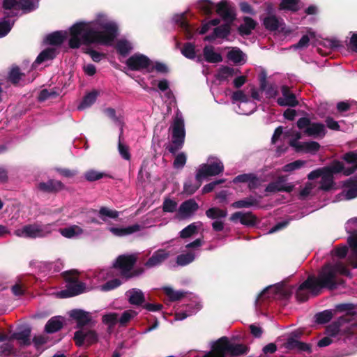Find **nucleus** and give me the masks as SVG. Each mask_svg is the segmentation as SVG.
Here are the masks:
<instances>
[{
  "label": "nucleus",
  "mask_w": 357,
  "mask_h": 357,
  "mask_svg": "<svg viewBox=\"0 0 357 357\" xmlns=\"http://www.w3.org/2000/svg\"><path fill=\"white\" fill-rule=\"evenodd\" d=\"M239 73L240 70L238 69H235L227 66H222L218 69L216 77L220 81H224Z\"/></svg>",
  "instance_id": "32"
},
{
  "label": "nucleus",
  "mask_w": 357,
  "mask_h": 357,
  "mask_svg": "<svg viewBox=\"0 0 357 357\" xmlns=\"http://www.w3.org/2000/svg\"><path fill=\"white\" fill-rule=\"evenodd\" d=\"M169 257V252L164 249H159L155 251L152 256L146 261L145 266L147 268H152L160 265Z\"/></svg>",
  "instance_id": "21"
},
{
  "label": "nucleus",
  "mask_w": 357,
  "mask_h": 357,
  "mask_svg": "<svg viewBox=\"0 0 357 357\" xmlns=\"http://www.w3.org/2000/svg\"><path fill=\"white\" fill-rule=\"evenodd\" d=\"M123 128H121V132L119 137V143H118V151L121 156L126 160H130L131 158V155L129 151L128 146L124 144L122 142L123 138Z\"/></svg>",
  "instance_id": "42"
},
{
  "label": "nucleus",
  "mask_w": 357,
  "mask_h": 357,
  "mask_svg": "<svg viewBox=\"0 0 357 357\" xmlns=\"http://www.w3.org/2000/svg\"><path fill=\"white\" fill-rule=\"evenodd\" d=\"M176 23L179 25V26L184 31L185 36L188 39H190L192 38L193 33L190 27V24L188 22L185 15L184 13L182 15L177 16L176 20Z\"/></svg>",
  "instance_id": "34"
},
{
  "label": "nucleus",
  "mask_w": 357,
  "mask_h": 357,
  "mask_svg": "<svg viewBox=\"0 0 357 357\" xmlns=\"http://www.w3.org/2000/svg\"><path fill=\"white\" fill-rule=\"evenodd\" d=\"M195 183H192L191 181H188L184 183L183 190L186 194L189 195L194 194L201 186L202 183L201 178L199 179L195 178Z\"/></svg>",
  "instance_id": "47"
},
{
  "label": "nucleus",
  "mask_w": 357,
  "mask_h": 357,
  "mask_svg": "<svg viewBox=\"0 0 357 357\" xmlns=\"http://www.w3.org/2000/svg\"><path fill=\"white\" fill-rule=\"evenodd\" d=\"M70 317L77 322V328L83 329V327L91 321V317L89 312L82 310H73L70 313Z\"/></svg>",
  "instance_id": "19"
},
{
  "label": "nucleus",
  "mask_w": 357,
  "mask_h": 357,
  "mask_svg": "<svg viewBox=\"0 0 357 357\" xmlns=\"http://www.w3.org/2000/svg\"><path fill=\"white\" fill-rule=\"evenodd\" d=\"M203 55L208 63H218L222 61V55L215 52L213 46L206 45L203 49Z\"/></svg>",
  "instance_id": "27"
},
{
  "label": "nucleus",
  "mask_w": 357,
  "mask_h": 357,
  "mask_svg": "<svg viewBox=\"0 0 357 357\" xmlns=\"http://www.w3.org/2000/svg\"><path fill=\"white\" fill-rule=\"evenodd\" d=\"M154 70L160 73L166 74L169 72V68L165 63L155 61L153 65L152 63L149 66L148 73H152Z\"/></svg>",
  "instance_id": "55"
},
{
  "label": "nucleus",
  "mask_w": 357,
  "mask_h": 357,
  "mask_svg": "<svg viewBox=\"0 0 357 357\" xmlns=\"http://www.w3.org/2000/svg\"><path fill=\"white\" fill-rule=\"evenodd\" d=\"M103 15H98L96 24L102 31H96L89 26L84 22H77L70 28V38L68 41L69 47L77 49L82 43L86 45L91 44H100L106 46L112 45V43L119 35V28L114 22H102Z\"/></svg>",
  "instance_id": "1"
},
{
  "label": "nucleus",
  "mask_w": 357,
  "mask_h": 357,
  "mask_svg": "<svg viewBox=\"0 0 357 357\" xmlns=\"http://www.w3.org/2000/svg\"><path fill=\"white\" fill-rule=\"evenodd\" d=\"M227 56L234 63H241L244 61L245 54L238 47H234L228 52Z\"/></svg>",
  "instance_id": "40"
},
{
  "label": "nucleus",
  "mask_w": 357,
  "mask_h": 357,
  "mask_svg": "<svg viewBox=\"0 0 357 357\" xmlns=\"http://www.w3.org/2000/svg\"><path fill=\"white\" fill-rule=\"evenodd\" d=\"M310 293H312L314 296H317L319 294V292H317L312 282V279L308 277L297 288L295 296L298 302L303 303L309 299Z\"/></svg>",
  "instance_id": "10"
},
{
  "label": "nucleus",
  "mask_w": 357,
  "mask_h": 357,
  "mask_svg": "<svg viewBox=\"0 0 357 357\" xmlns=\"http://www.w3.org/2000/svg\"><path fill=\"white\" fill-rule=\"evenodd\" d=\"M333 318L331 310H326L318 312L314 315L315 322L318 324H325L328 323Z\"/></svg>",
  "instance_id": "43"
},
{
  "label": "nucleus",
  "mask_w": 357,
  "mask_h": 357,
  "mask_svg": "<svg viewBox=\"0 0 357 357\" xmlns=\"http://www.w3.org/2000/svg\"><path fill=\"white\" fill-rule=\"evenodd\" d=\"M244 23L241 24L238 28V31L241 36H249L252 31L254 30L257 23L250 17L245 16L243 17Z\"/></svg>",
  "instance_id": "26"
},
{
  "label": "nucleus",
  "mask_w": 357,
  "mask_h": 357,
  "mask_svg": "<svg viewBox=\"0 0 357 357\" xmlns=\"http://www.w3.org/2000/svg\"><path fill=\"white\" fill-rule=\"evenodd\" d=\"M198 233L197 222H192L185 227L179 232L181 238H187Z\"/></svg>",
  "instance_id": "45"
},
{
  "label": "nucleus",
  "mask_w": 357,
  "mask_h": 357,
  "mask_svg": "<svg viewBox=\"0 0 357 357\" xmlns=\"http://www.w3.org/2000/svg\"><path fill=\"white\" fill-rule=\"evenodd\" d=\"M177 203L174 200L167 198L162 204V210L165 213H173L176 211Z\"/></svg>",
  "instance_id": "61"
},
{
  "label": "nucleus",
  "mask_w": 357,
  "mask_h": 357,
  "mask_svg": "<svg viewBox=\"0 0 357 357\" xmlns=\"http://www.w3.org/2000/svg\"><path fill=\"white\" fill-rule=\"evenodd\" d=\"M299 2L300 0H281L279 9L296 13L300 10Z\"/></svg>",
  "instance_id": "35"
},
{
  "label": "nucleus",
  "mask_w": 357,
  "mask_h": 357,
  "mask_svg": "<svg viewBox=\"0 0 357 357\" xmlns=\"http://www.w3.org/2000/svg\"><path fill=\"white\" fill-rule=\"evenodd\" d=\"M332 269L335 273V276L337 277V273H340V274L349 276L351 275V273L349 270L346 267V266L341 261L336 262L335 264H332Z\"/></svg>",
  "instance_id": "56"
},
{
  "label": "nucleus",
  "mask_w": 357,
  "mask_h": 357,
  "mask_svg": "<svg viewBox=\"0 0 357 357\" xmlns=\"http://www.w3.org/2000/svg\"><path fill=\"white\" fill-rule=\"evenodd\" d=\"M305 164V161L297 160L292 162L288 163L284 166V171L289 172L301 168Z\"/></svg>",
  "instance_id": "64"
},
{
  "label": "nucleus",
  "mask_w": 357,
  "mask_h": 357,
  "mask_svg": "<svg viewBox=\"0 0 357 357\" xmlns=\"http://www.w3.org/2000/svg\"><path fill=\"white\" fill-rule=\"evenodd\" d=\"M73 340L77 347L86 344L88 347L98 342V335L94 330L79 329L74 333Z\"/></svg>",
  "instance_id": "9"
},
{
  "label": "nucleus",
  "mask_w": 357,
  "mask_h": 357,
  "mask_svg": "<svg viewBox=\"0 0 357 357\" xmlns=\"http://www.w3.org/2000/svg\"><path fill=\"white\" fill-rule=\"evenodd\" d=\"M31 333L30 327H26L20 331L13 333L9 337V340H16L18 341L20 347H27L31 345Z\"/></svg>",
  "instance_id": "20"
},
{
  "label": "nucleus",
  "mask_w": 357,
  "mask_h": 357,
  "mask_svg": "<svg viewBox=\"0 0 357 357\" xmlns=\"http://www.w3.org/2000/svg\"><path fill=\"white\" fill-rule=\"evenodd\" d=\"M56 52L54 48H47L42 51L37 56L35 63L40 64L44 61L52 60L56 57Z\"/></svg>",
  "instance_id": "36"
},
{
  "label": "nucleus",
  "mask_w": 357,
  "mask_h": 357,
  "mask_svg": "<svg viewBox=\"0 0 357 357\" xmlns=\"http://www.w3.org/2000/svg\"><path fill=\"white\" fill-rule=\"evenodd\" d=\"M169 129H172V144L167 149L169 153L175 154L178 150L182 149L185 142V130L183 117L177 114L174 117Z\"/></svg>",
  "instance_id": "4"
},
{
  "label": "nucleus",
  "mask_w": 357,
  "mask_h": 357,
  "mask_svg": "<svg viewBox=\"0 0 357 357\" xmlns=\"http://www.w3.org/2000/svg\"><path fill=\"white\" fill-rule=\"evenodd\" d=\"M229 219L233 222L239 220L242 225L247 227H254L257 223V218L252 212L243 213L237 211L234 213Z\"/></svg>",
  "instance_id": "16"
},
{
  "label": "nucleus",
  "mask_w": 357,
  "mask_h": 357,
  "mask_svg": "<svg viewBox=\"0 0 357 357\" xmlns=\"http://www.w3.org/2000/svg\"><path fill=\"white\" fill-rule=\"evenodd\" d=\"M65 38L66 36L61 31H57L48 34L45 40L51 45H60L63 43Z\"/></svg>",
  "instance_id": "37"
},
{
  "label": "nucleus",
  "mask_w": 357,
  "mask_h": 357,
  "mask_svg": "<svg viewBox=\"0 0 357 357\" xmlns=\"http://www.w3.org/2000/svg\"><path fill=\"white\" fill-rule=\"evenodd\" d=\"M267 74L266 71H261L259 75V88L260 90L264 91L266 98H273L278 95L277 86L274 85L267 86Z\"/></svg>",
  "instance_id": "18"
},
{
  "label": "nucleus",
  "mask_w": 357,
  "mask_h": 357,
  "mask_svg": "<svg viewBox=\"0 0 357 357\" xmlns=\"http://www.w3.org/2000/svg\"><path fill=\"white\" fill-rule=\"evenodd\" d=\"M186 160V155L181 152L176 156L173 162V166L175 169H182L185 166Z\"/></svg>",
  "instance_id": "63"
},
{
  "label": "nucleus",
  "mask_w": 357,
  "mask_h": 357,
  "mask_svg": "<svg viewBox=\"0 0 357 357\" xmlns=\"http://www.w3.org/2000/svg\"><path fill=\"white\" fill-rule=\"evenodd\" d=\"M15 234L20 237L36 238L43 236V230L36 224H29L15 230Z\"/></svg>",
  "instance_id": "11"
},
{
  "label": "nucleus",
  "mask_w": 357,
  "mask_h": 357,
  "mask_svg": "<svg viewBox=\"0 0 357 357\" xmlns=\"http://www.w3.org/2000/svg\"><path fill=\"white\" fill-rule=\"evenodd\" d=\"M77 230H79L80 231H82V229L79 227L72 226L61 229V234L64 237L72 238L79 234V232H77Z\"/></svg>",
  "instance_id": "62"
},
{
  "label": "nucleus",
  "mask_w": 357,
  "mask_h": 357,
  "mask_svg": "<svg viewBox=\"0 0 357 357\" xmlns=\"http://www.w3.org/2000/svg\"><path fill=\"white\" fill-rule=\"evenodd\" d=\"M198 208V204L193 199H190L183 202L180 205L178 212L185 217H188L197 211Z\"/></svg>",
  "instance_id": "25"
},
{
  "label": "nucleus",
  "mask_w": 357,
  "mask_h": 357,
  "mask_svg": "<svg viewBox=\"0 0 357 357\" xmlns=\"http://www.w3.org/2000/svg\"><path fill=\"white\" fill-rule=\"evenodd\" d=\"M357 314L356 312H346L345 314L340 317L335 321L340 326L344 324L351 323L354 320V317Z\"/></svg>",
  "instance_id": "59"
},
{
  "label": "nucleus",
  "mask_w": 357,
  "mask_h": 357,
  "mask_svg": "<svg viewBox=\"0 0 357 357\" xmlns=\"http://www.w3.org/2000/svg\"><path fill=\"white\" fill-rule=\"evenodd\" d=\"M294 287H284L282 285H278L274 287H269L266 288L260 294L264 295L270 291L273 292V296L275 298L282 300H288L293 294Z\"/></svg>",
  "instance_id": "15"
},
{
  "label": "nucleus",
  "mask_w": 357,
  "mask_h": 357,
  "mask_svg": "<svg viewBox=\"0 0 357 357\" xmlns=\"http://www.w3.org/2000/svg\"><path fill=\"white\" fill-rule=\"evenodd\" d=\"M281 93L282 97H279L277 99V103L282 107H296L298 105V101L296 99V95L291 91L288 86L283 85L281 86Z\"/></svg>",
  "instance_id": "12"
},
{
  "label": "nucleus",
  "mask_w": 357,
  "mask_h": 357,
  "mask_svg": "<svg viewBox=\"0 0 357 357\" xmlns=\"http://www.w3.org/2000/svg\"><path fill=\"white\" fill-rule=\"evenodd\" d=\"M263 25L266 29L271 31H275L279 29L281 25V22L275 15H270L264 18Z\"/></svg>",
  "instance_id": "31"
},
{
  "label": "nucleus",
  "mask_w": 357,
  "mask_h": 357,
  "mask_svg": "<svg viewBox=\"0 0 357 357\" xmlns=\"http://www.w3.org/2000/svg\"><path fill=\"white\" fill-rule=\"evenodd\" d=\"M324 169L325 172H328L330 174L333 176L335 174L340 172L344 173L346 168H344V165L342 162L334 160L329 166L324 167Z\"/></svg>",
  "instance_id": "39"
},
{
  "label": "nucleus",
  "mask_w": 357,
  "mask_h": 357,
  "mask_svg": "<svg viewBox=\"0 0 357 357\" xmlns=\"http://www.w3.org/2000/svg\"><path fill=\"white\" fill-rule=\"evenodd\" d=\"M140 229L141 226L139 224H134L127 227H111L109 231L116 236H123L139 231Z\"/></svg>",
  "instance_id": "29"
},
{
  "label": "nucleus",
  "mask_w": 357,
  "mask_h": 357,
  "mask_svg": "<svg viewBox=\"0 0 357 357\" xmlns=\"http://www.w3.org/2000/svg\"><path fill=\"white\" fill-rule=\"evenodd\" d=\"M197 5L199 9L205 15H211L214 9V4L210 0H200Z\"/></svg>",
  "instance_id": "52"
},
{
  "label": "nucleus",
  "mask_w": 357,
  "mask_h": 357,
  "mask_svg": "<svg viewBox=\"0 0 357 357\" xmlns=\"http://www.w3.org/2000/svg\"><path fill=\"white\" fill-rule=\"evenodd\" d=\"M102 321L109 327H113L119 321V314L116 312L106 314L102 316Z\"/></svg>",
  "instance_id": "54"
},
{
  "label": "nucleus",
  "mask_w": 357,
  "mask_h": 357,
  "mask_svg": "<svg viewBox=\"0 0 357 357\" xmlns=\"http://www.w3.org/2000/svg\"><path fill=\"white\" fill-rule=\"evenodd\" d=\"M137 261L135 255H119L113 264V267L121 271V276L122 279L132 271Z\"/></svg>",
  "instance_id": "8"
},
{
  "label": "nucleus",
  "mask_w": 357,
  "mask_h": 357,
  "mask_svg": "<svg viewBox=\"0 0 357 357\" xmlns=\"http://www.w3.org/2000/svg\"><path fill=\"white\" fill-rule=\"evenodd\" d=\"M99 214L102 220L105 221L103 216H106L112 219H116L119 217V212L115 210H111L105 206H102L99 210Z\"/></svg>",
  "instance_id": "57"
},
{
  "label": "nucleus",
  "mask_w": 357,
  "mask_h": 357,
  "mask_svg": "<svg viewBox=\"0 0 357 357\" xmlns=\"http://www.w3.org/2000/svg\"><path fill=\"white\" fill-rule=\"evenodd\" d=\"M9 15H6L5 18L0 21V37L6 36L11 30L13 24H11L9 20H6Z\"/></svg>",
  "instance_id": "58"
},
{
  "label": "nucleus",
  "mask_w": 357,
  "mask_h": 357,
  "mask_svg": "<svg viewBox=\"0 0 357 357\" xmlns=\"http://www.w3.org/2000/svg\"><path fill=\"white\" fill-rule=\"evenodd\" d=\"M137 312L132 310H128L124 311L121 317L119 319V322L121 326H126L131 319L137 315Z\"/></svg>",
  "instance_id": "53"
},
{
  "label": "nucleus",
  "mask_w": 357,
  "mask_h": 357,
  "mask_svg": "<svg viewBox=\"0 0 357 357\" xmlns=\"http://www.w3.org/2000/svg\"><path fill=\"white\" fill-rule=\"evenodd\" d=\"M181 52L185 58L189 59H194L196 56L195 45L191 43H185Z\"/></svg>",
  "instance_id": "48"
},
{
  "label": "nucleus",
  "mask_w": 357,
  "mask_h": 357,
  "mask_svg": "<svg viewBox=\"0 0 357 357\" xmlns=\"http://www.w3.org/2000/svg\"><path fill=\"white\" fill-rule=\"evenodd\" d=\"M98 93L96 91H93L83 98L82 101L78 106L79 109H83L86 107L91 106L96 100Z\"/></svg>",
  "instance_id": "41"
},
{
  "label": "nucleus",
  "mask_w": 357,
  "mask_h": 357,
  "mask_svg": "<svg viewBox=\"0 0 357 357\" xmlns=\"http://www.w3.org/2000/svg\"><path fill=\"white\" fill-rule=\"evenodd\" d=\"M297 127L303 130L305 135L314 138H323L326 135L324 124L314 123L307 117L300 118L296 123Z\"/></svg>",
  "instance_id": "5"
},
{
  "label": "nucleus",
  "mask_w": 357,
  "mask_h": 357,
  "mask_svg": "<svg viewBox=\"0 0 357 357\" xmlns=\"http://www.w3.org/2000/svg\"><path fill=\"white\" fill-rule=\"evenodd\" d=\"M206 215L208 218L215 220L225 218L227 215V212L225 210L217 207H211L206 211Z\"/></svg>",
  "instance_id": "46"
},
{
  "label": "nucleus",
  "mask_w": 357,
  "mask_h": 357,
  "mask_svg": "<svg viewBox=\"0 0 357 357\" xmlns=\"http://www.w3.org/2000/svg\"><path fill=\"white\" fill-rule=\"evenodd\" d=\"M165 292L171 301H180L185 295V292L181 291H175L170 287H166L165 289Z\"/></svg>",
  "instance_id": "51"
},
{
  "label": "nucleus",
  "mask_w": 357,
  "mask_h": 357,
  "mask_svg": "<svg viewBox=\"0 0 357 357\" xmlns=\"http://www.w3.org/2000/svg\"><path fill=\"white\" fill-rule=\"evenodd\" d=\"M217 13L227 22L231 23L235 19V15L229 7L227 0H221L216 6Z\"/></svg>",
  "instance_id": "23"
},
{
  "label": "nucleus",
  "mask_w": 357,
  "mask_h": 357,
  "mask_svg": "<svg viewBox=\"0 0 357 357\" xmlns=\"http://www.w3.org/2000/svg\"><path fill=\"white\" fill-rule=\"evenodd\" d=\"M215 36L220 38H226L231 33V23H225L215 27L214 29Z\"/></svg>",
  "instance_id": "44"
},
{
  "label": "nucleus",
  "mask_w": 357,
  "mask_h": 357,
  "mask_svg": "<svg viewBox=\"0 0 357 357\" xmlns=\"http://www.w3.org/2000/svg\"><path fill=\"white\" fill-rule=\"evenodd\" d=\"M122 284V281L119 278H114L105 282L101 287L102 291H110L119 287Z\"/></svg>",
  "instance_id": "60"
},
{
  "label": "nucleus",
  "mask_w": 357,
  "mask_h": 357,
  "mask_svg": "<svg viewBox=\"0 0 357 357\" xmlns=\"http://www.w3.org/2000/svg\"><path fill=\"white\" fill-rule=\"evenodd\" d=\"M115 49L121 56H126L130 52L132 47L129 41L121 39L117 41Z\"/></svg>",
  "instance_id": "38"
},
{
  "label": "nucleus",
  "mask_w": 357,
  "mask_h": 357,
  "mask_svg": "<svg viewBox=\"0 0 357 357\" xmlns=\"http://www.w3.org/2000/svg\"><path fill=\"white\" fill-rule=\"evenodd\" d=\"M258 204L259 201L256 199L254 197L250 196L248 197H246L245 199L233 202L231 204V206L234 208H250L251 206H257Z\"/></svg>",
  "instance_id": "33"
},
{
  "label": "nucleus",
  "mask_w": 357,
  "mask_h": 357,
  "mask_svg": "<svg viewBox=\"0 0 357 357\" xmlns=\"http://www.w3.org/2000/svg\"><path fill=\"white\" fill-rule=\"evenodd\" d=\"M129 294L128 302L131 305H142L145 302V296L142 290L133 288L128 291Z\"/></svg>",
  "instance_id": "28"
},
{
  "label": "nucleus",
  "mask_w": 357,
  "mask_h": 357,
  "mask_svg": "<svg viewBox=\"0 0 357 357\" xmlns=\"http://www.w3.org/2000/svg\"><path fill=\"white\" fill-rule=\"evenodd\" d=\"M37 188L45 193L56 194L65 189V185L60 181L49 179L47 182H40Z\"/></svg>",
  "instance_id": "14"
},
{
  "label": "nucleus",
  "mask_w": 357,
  "mask_h": 357,
  "mask_svg": "<svg viewBox=\"0 0 357 357\" xmlns=\"http://www.w3.org/2000/svg\"><path fill=\"white\" fill-rule=\"evenodd\" d=\"M86 285L84 282L77 281L72 284H68L66 289L59 292L61 298H66L77 296L84 291Z\"/></svg>",
  "instance_id": "17"
},
{
  "label": "nucleus",
  "mask_w": 357,
  "mask_h": 357,
  "mask_svg": "<svg viewBox=\"0 0 357 357\" xmlns=\"http://www.w3.org/2000/svg\"><path fill=\"white\" fill-rule=\"evenodd\" d=\"M126 64L130 70L142 71L145 70L148 73V69L149 66L152 64V61L147 56L136 53L126 60Z\"/></svg>",
  "instance_id": "7"
},
{
  "label": "nucleus",
  "mask_w": 357,
  "mask_h": 357,
  "mask_svg": "<svg viewBox=\"0 0 357 357\" xmlns=\"http://www.w3.org/2000/svg\"><path fill=\"white\" fill-rule=\"evenodd\" d=\"M309 278L312 279V282L319 294L322 289H336L343 282L342 280L337 279L335 273L332 269V264L330 263L323 266L317 277L309 276Z\"/></svg>",
  "instance_id": "3"
},
{
  "label": "nucleus",
  "mask_w": 357,
  "mask_h": 357,
  "mask_svg": "<svg viewBox=\"0 0 357 357\" xmlns=\"http://www.w3.org/2000/svg\"><path fill=\"white\" fill-rule=\"evenodd\" d=\"M63 326V318L55 316L50 318L45 326V332L52 334L59 331Z\"/></svg>",
  "instance_id": "24"
},
{
  "label": "nucleus",
  "mask_w": 357,
  "mask_h": 357,
  "mask_svg": "<svg viewBox=\"0 0 357 357\" xmlns=\"http://www.w3.org/2000/svg\"><path fill=\"white\" fill-rule=\"evenodd\" d=\"M195 257V254L190 252L181 254L176 257V263L179 266H186L194 261Z\"/></svg>",
  "instance_id": "50"
},
{
  "label": "nucleus",
  "mask_w": 357,
  "mask_h": 357,
  "mask_svg": "<svg viewBox=\"0 0 357 357\" xmlns=\"http://www.w3.org/2000/svg\"><path fill=\"white\" fill-rule=\"evenodd\" d=\"M292 147L294 148L297 153H316L320 149V144L314 141L302 142L301 144H296L295 142H292Z\"/></svg>",
  "instance_id": "22"
},
{
  "label": "nucleus",
  "mask_w": 357,
  "mask_h": 357,
  "mask_svg": "<svg viewBox=\"0 0 357 357\" xmlns=\"http://www.w3.org/2000/svg\"><path fill=\"white\" fill-rule=\"evenodd\" d=\"M23 76H24V74L21 73L20 68L14 66L9 72L8 79L13 84L16 85Z\"/></svg>",
  "instance_id": "49"
},
{
  "label": "nucleus",
  "mask_w": 357,
  "mask_h": 357,
  "mask_svg": "<svg viewBox=\"0 0 357 357\" xmlns=\"http://www.w3.org/2000/svg\"><path fill=\"white\" fill-rule=\"evenodd\" d=\"M287 181L285 176H280L275 181L271 182L267 185L265 191L267 192H291L294 185L292 184L283 185Z\"/></svg>",
  "instance_id": "13"
},
{
  "label": "nucleus",
  "mask_w": 357,
  "mask_h": 357,
  "mask_svg": "<svg viewBox=\"0 0 357 357\" xmlns=\"http://www.w3.org/2000/svg\"><path fill=\"white\" fill-rule=\"evenodd\" d=\"M224 171L223 163L218 159L211 163L202 164L196 173L195 178H203L219 175Z\"/></svg>",
  "instance_id": "6"
},
{
  "label": "nucleus",
  "mask_w": 357,
  "mask_h": 357,
  "mask_svg": "<svg viewBox=\"0 0 357 357\" xmlns=\"http://www.w3.org/2000/svg\"><path fill=\"white\" fill-rule=\"evenodd\" d=\"M249 347L243 344L231 342L226 336H222L213 342L211 351L204 357H238L246 354Z\"/></svg>",
  "instance_id": "2"
},
{
  "label": "nucleus",
  "mask_w": 357,
  "mask_h": 357,
  "mask_svg": "<svg viewBox=\"0 0 357 357\" xmlns=\"http://www.w3.org/2000/svg\"><path fill=\"white\" fill-rule=\"evenodd\" d=\"M319 189L324 191H329L335 185L334 176L328 172H324L321 176Z\"/></svg>",
  "instance_id": "30"
}]
</instances>
